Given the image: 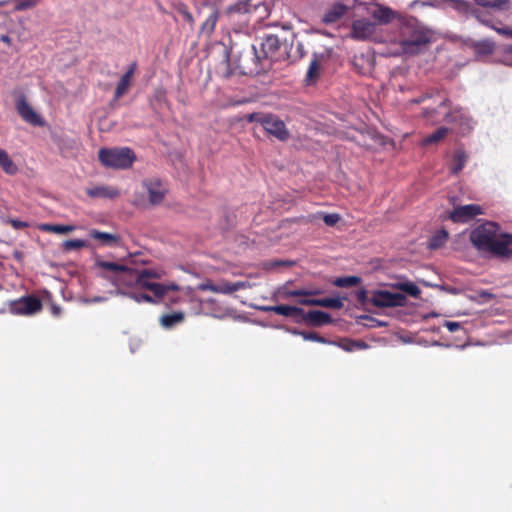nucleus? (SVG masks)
I'll return each instance as SVG.
<instances>
[{"label":"nucleus","instance_id":"nucleus-7","mask_svg":"<svg viewBox=\"0 0 512 512\" xmlns=\"http://www.w3.org/2000/svg\"><path fill=\"white\" fill-rule=\"evenodd\" d=\"M42 308L41 300L35 296H22L8 302V311L14 315H35Z\"/></svg>","mask_w":512,"mask_h":512},{"label":"nucleus","instance_id":"nucleus-50","mask_svg":"<svg viewBox=\"0 0 512 512\" xmlns=\"http://www.w3.org/2000/svg\"><path fill=\"white\" fill-rule=\"evenodd\" d=\"M263 118V115L262 114H259V113H252L248 116V121L249 122H258L259 124H261V119Z\"/></svg>","mask_w":512,"mask_h":512},{"label":"nucleus","instance_id":"nucleus-12","mask_svg":"<svg viewBox=\"0 0 512 512\" xmlns=\"http://www.w3.org/2000/svg\"><path fill=\"white\" fill-rule=\"evenodd\" d=\"M260 47H261V53H258L255 46L252 47V49L254 51V56L257 61H260L262 58H268V57L274 56L275 53L280 48V40L275 35H272V34L266 35L262 39V41L260 43Z\"/></svg>","mask_w":512,"mask_h":512},{"label":"nucleus","instance_id":"nucleus-20","mask_svg":"<svg viewBox=\"0 0 512 512\" xmlns=\"http://www.w3.org/2000/svg\"><path fill=\"white\" fill-rule=\"evenodd\" d=\"M370 15L376 25H386L396 17V13L391 8L383 5H376V8L370 12Z\"/></svg>","mask_w":512,"mask_h":512},{"label":"nucleus","instance_id":"nucleus-39","mask_svg":"<svg viewBox=\"0 0 512 512\" xmlns=\"http://www.w3.org/2000/svg\"><path fill=\"white\" fill-rule=\"evenodd\" d=\"M131 298L134 299L137 303L147 302V303H158L161 299H157L154 296L144 294V293H133L131 294Z\"/></svg>","mask_w":512,"mask_h":512},{"label":"nucleus","instance_id":"nucleus-48","mask_svg":"<svg viewBox=\"0 0 512 512\" xmlns=\"http://www.w3.org/2000/svg\"><path fill=\"white\" fill-rule=\"evenodd\" d=\"M298 303L302 305H308V306H317L319 305V299L316 298H310L309 296L306 298H302L298 300Z\"/></svg>","mask_w":512,"mask_h":512},{"label":"nucleus","instance_id":"nucleus-33","mask_svg":"<svg viewBox=\"0 0 512 512\" xmlns=\"http://www.w3.org/2000/svg\"><path fill=\"white\" fill-rule=\"evenodd\" d=\"M361 282L357 276H345L334 280V285L338 287H354Z\"/></svg>","mask_w":512,"mask_h":512},{"label":"nucleus","instance_id":"nucleus-44","mask_svg":"<svg viewBox=\"0 0 512 512\" xmlns=\"http://www.w3.org/2000/svg\"><path fill=\"white\" fill-rule=\"evenodd\" d=\"M355 299H357L358 303L361 305H364L368 301V293L365 289H358L357 292H355Z\"/></svg>","mask_w":512,"mask_h":512},{"label":"nucleus","instance_id":"nucleus-58","mask_svg":"<svg viewBox=\"0 0 512 512\" xmlns=\"http://www.w3.org/2000/svg\"><path fill=\"white\" fill-rule=\"evenodd\" d=\"M482 224L490 225V224H496V223H495V222H492V221H485V222H483Z\"/></svg>","mask_w":512,"mask_h":512},{"label":"nucleus","instance_id":"nucleus-18","mask_svg":"<svg viewBox=\"0 0 512 512\" xmlns=\"http://www.w3.org/2000/svg\"><path fill=\"white\" fill-rule=\"evenodd\" d=\"M300 319L314 326H324L326 324L332 323V317L328 313L321 310H310L306 313L303 312V315L300 316Z\"/></svg>","mask_w":512,"mask_h":512},{"label":"nucleus","instance_id":"nucleus-60","mask_svg":"<svg viewBox=\"0 0 512 512\" xmlns=\"http://www.w3.org/2000/svg\"><path fill=\"white\" fill-rule=\"evenodd\" d=\"M423 100H424L423 98H420V99L415 100V102H416V103H420V102H422Z\"/></svg>","mask_w":512,"mask_h":512},{"label":"nucleus","instance_id":"nucleus-55","mask_svg":"<svg viewBox=\"0 0 512 512\" xmlns=\"http://www.w3.org/2000/svg\"><path fill=\"white\" fill-rule=\"evenodd\" d=\"M11 224L16 225V224H26V223L22 222V221H18V220H12Z\"/></svg>","mask_w":512,"mask_h":512},{"label":"nucleus","instance_id":"nucleus-29","mask_svg":"<svg viewBox=\"0 0 512 512\" xmlns=\"http://www.w3.org/2000/svg\"><path fill=\"white\" fill-rule=\"evenodd\" d=\"M397 290L405 293L406 295L417 299L420 297V289L419 286L415 285L412 282H399L396 284Z\"/></svg>","mask_w":512,"mask_h":512},{"label":"nucleus","instance_id":"nucleus-24","mask_svg":"<svg viewBox=\"0 0 512 512\" xmlns=\"http://www.w3.org/2000/svg\"><path fill=\"white\" fill-rule=\"evenodd\" d=\"M218 18H219L218 10L213 7H209L207 18L201 25V32L210 36L215 29Z\"/></svg>","mask_w":512,"mask_h":512},{"label":"nucleus","instance_id":"nucleus-27","mask_svg":"<svg viewBox=\"0 0 512 512\" xmlns=\"http://www.w3.org/2000/svg\"><path fill=\"white\" fill-rule=\"evenodd\" d=\"M184 319V314L182 311H175L170 314H166L160 317V324H162L163 328H172L176 326V324H180Z\"/></svg>","mask_w":512,"mask_h":512},{"label":"nucleus","instance_id":"nucleus-45","mask_svg":"<svg viewBox=\"0 0 512 512\" xmlns=\"http://www.w3.org/2000/svg\"><path fill=\"white\" fill-rule=\"evenodd\" d=\"M220 73L225 78H229L232 76L233 71L229 68L228 59L226 58L225 61L220 66Z\"/></svg>","mask_w":512,"mask_h":512},{"label":"nucleus","instance_id":"nucleus-41","mask_svg":"<svg viewBox=\"0 0 512 512\" xmlns=\"http://www.w3.org/2000/svg\"><path fill=\"white\" fill-rule=\"evenodd\" d=\"M299 335L305 339V341H315L321 344H326V339L318 335L316 332H299Z\"/></svg>","mask_w":512,"mask_h":512},{"label":"nucleus","instance_id":"nucleus-47","mask_svg":"<svg viewBox=\"0 0 512 512\" xmlns=\"http://www.w3.org/2000/svg\"><path fill=\"white\" fill-rule=\"evenodd\" d=\"M444 327H446V329H448L449 332L455 333L461 329V324L459 322L446 321L444 323Z\"/></svg>","mask_w":512,"mask_h":512},{"label":"nucleus","instance_id":"nucleus-59","mask_svg":"<svg viewBox=\"0 0 512 512\" xmlns=\"http://www.w3.org/2000/svg\"><path fill=\"white\" fill-rule=\"evenodd\" d=\"M6 311L5 307H0V314H4Z\"/></svg>","mask_w":512,"mask_h":512},{"label":"nucleus","instance_id":"nucleus-16","mask_svg":"<svg viewBox=\"0 0 512 512\" xmlns=\"http://www.w3.org/2000/svg\"><path fill=\"white\" fill-rule=\"evenodd\" d=\"M264 312H274L276 315L289 317L292 319H299L303 315V309L300 307L290 306L286 304H280L276 306L263 307Z\"/></svg>","mask_w":512,"mask_h":512},{"label":"nucleus","instance_id":"nucleus-17","mask_svg":"<svg viewBox=\"0 0 512 512\" xmlns=\"http://www.w3.org/2000/svg\"><path fill=\"white\" fill-rule=\"evenodd\" d=\"M89 197L95 199H114L119 196V191L109 185H98L86 189Z\"/></svg>","mask_w":512,"mask_h":512},{"label":"nucleus","instance_id":"nucleus-13","mask_svg":"<svg viewBox=\"0 0 512 512\" xmlns=\"http://www.w3.org/2000/svg\"><path fill=\"white\" fill-rule=\"evenodd\" d=\"M142 185L143 188L147 191L149 202L152 205H157L163 201L166 188L160 180L147 179L143 181Z\"/></svg>","mask_w":512,"mask_h":512},{"label":"nucleus","instance_id":"nucleus-19","mask_svg":"<svg viewBox=\"0 0 512 512\" xmlns=\"http://www.w3.org/2000/svg\"><path fill=\"white\" fill-rule=\"evenodd\" d=\"M91 237L98 241L99 245L104 247L121 246V237L115 233H105L97 230H92Z\"/></svg>","mask_w":512,"mask_h":512},{"label":"nucleus","instance_id":"nucleus-8","mask_svg":"<svg viewBox=\"0 0 512 512\" xmlns=\"http://www.w3.org/2000/svg\"><path fill=\"white\" fill-rule=\"evenodd\" d=\"M407 299L403 294L386 290L374 291L370 302L377 308L402 307Z\"/></svg>","mask_w":512,"mask_h":512},{"label":"nucleus","instance_id":"nucleus-23","mask_svg":"<svg viewBox=\"0 0 512 512\" xmlns=\"http://www.w3.org/2000/svg\"><path fill=\"white\" fill-rule=\"evenodd\" d=\"M96 265L102 270L110 271L114 274H129L133 275L137 273V271L130 269L126 265H122L115 262H108V261H98L96 262Z\"/></svg>","mask_w":512,"mask_h":512},{"label":"nucleus","instance_id":"nucleus-4","mask_svg":"<svg viewBox=\"0 0 512 512\" xmlns=\"http://www.w3.org/2000/svg\"><path fill=\"white\" fill-rule=\"evenodd\" d=\"M131 276H134V282L138 288L152 292L156 299H163L168 292L179 290L177 284H160L153 281L164 276V272L160 269H144Z\"/></svg>","mask_w":512,"mask_h":512},{"label":"nucleus","instance_id":"nucleus-22","mask_svg":"<svg viewBox=\"0 0 512 512\" xmlns=\"http://www.w3.org/2000/svg\"><path fill=\"white\" fill-rule=\"evenodd\" d=\"M136 67V63H132L125 74L121 77L115 89V99L121 98L128 91Z\"/></svg>","mask_w":512,"mask_h":512},{"label":"nucleus","instance_id":"nucleus-56","mask_svg":"<svg viewBox=\"0 0 512 512\" xmlns=\"http://www.w3.org/2000/svg\"><path fill=\"white\" fill-rule=\"evenodd\" d=\"M302 48H303V45L299 43V44H298V50L300 51V55H301V56H303Z\"/></svg>","mask_w":512,"mask_h":512},{"label":"nucleus","instance_id":"nucleus-49","mask_svg":"<svg viewBox=\"0 0 512 512\" xmlns=\"http://www.w3.org/2000/svg\"><path fill=\"white\" fill-rule=\"evenodd\" d=\"M481 47H482V51L485 52V53H492L493 50H494L493 43H491L489 41L483 42L481 44Z\"/></svg>","mask_w":512,"mask_h":512},{"label":"nucleus","instance_id":"nucleus-14","mask_svg":"<svg viewBox=\"0 0 512 512\" xmlns=\"http://www.w3.org/2000/svg\"><path fill=\"white\" fill-rule=\"evenodd\" d=\"M16 108L19 115L25 122L34 126H41L43 124L40 115L34 111L24 97L17 100Z\"/></svg>","mask_w":512,"mask_h":512},{"label":"nucleus","instance_id":"nucleus-10","mask_svg":"<svg viewBox=\"0 0 512 512\" xmlns=\"http://www.w3.org/2000/svg\"><path fill=\"white\" fill-rule=\"evenodd\" d=\"M376 23L366 18L353 21L350 30V37L358 41L372 40L376 32Z\"/></svg>","mask_w":512,"mask_h":512},{"label":"nucleus","instance_id":"nucleus-35","mask_svg":"<svg viewBox=\"0 0 512 512\" xmlns=\"http://www.w3.org/2000/svg\"><path fill=\"white\" fill-rule=\"evenodd\" d=\"M319 307L341 309L343 306L341 298H321L319 299Z\"/></svg>","mask_w":512,"mask_h":512},{"label":"nucleus","instance_id":"nucleus-53","mask_svg":"<svg viewBox=\"0 0 512 512\" xmlns=\"http://www.w3.org/2000/svg\"><path fill=\"white\" fill-rule=\"evenodd\" d=\"M360 319L369 320V321H371L373 323H377V326H381V322L380 321L375 320V319H373V318H371L369 316H360Z\"/></svg>","mask_w":512,"mask_h":512},{"label":"nucleus","instance_id":"nucleus-43","mask_svg":"<svg viewBox=\"0 0 512 512\" xmlns=\"http://www.w3.org/2000/svg\"><path fill=\"white\" fill-rule=\"evenodd\" d=\"M342 348L348 352H351L355 349H365L367 348V344L362 341L351 340L348 342V345L342 346Z\"/></svg>","mask_w":512,"mask_h":512},{"label":"nucleus","instance_id":"nucleus-31","mask_svg":"<svg viewBox=\"0 0 512 512\" xmlns=\"http://www.w3.org/2000/svg\"><path fill=\"white\" fill-rule=\"evenodd\" d=\"M466 160H467V156L465 155V153L463 151H461V150L456 151L454 154V158H453L451 172L453 174L459 173L465 166Z\"/></svg>","mask_w":512,"mask_h":512},{"label":"nucleus","instance_id":"nucleus-32","mask_svg":"<svg viewBox=\"0 0 512 512\" xmlns=\"http://www.w3.org/2000/svg\"><path fill=\"white\" fill-rule=\"evenodd\" d=\"M449 132V129L446 128V127H440L438 128L435 132H433L432 134H430L429 136H427L424 140H423V144L425 145H429V144H433V143H437L439 142L440 140H442Z\"/></svg>","mask_w":512,"mask_h":512},{"label":"nucleus","instance_id":"nucleus-11","mask_svg":"<svg viewBox=\"0 0 512 512\" xmlns=\"http://www.w3.org/2000/svg\"><path fill=\"white\" fill-rule=\"evenodd\" d=\"M482 213L481 207L475 204L463 205L453 209L449 212L447 219L455 223L469 222L476 215ZM446 220V218L444 219Z\"/></svg>","mask_w":512,"mask_h":512},{"label":"nucleus","instance_id":"nucleus-25","mask_svg":"<svg viewBox=\"0 0 512 512\" xmlns=\"http://www.w3.org/2000/svg\"><path fill=\"white\" fill-rule=\"evenodd\" d=\"M346 12V6L340 3L333 5L322 17L325 24L338 21Z\"/></svg>","mask_w":512,"mask_h":512},{"label":"nucleus","instance_id":"nucleus-57","mask_svg":"<svg viewBox=\"0 0 512 512\" xmlns=\"http://www.w3.org/2000/svg\"><path fill=\"white\" fill-rule=\"evenodd\" d=\"M186 18H187V20H188V21H190V22H192V21H193V18H192V16H191V14H189V13L186 15Z\"/></svg>","mask_w":512,"mask_h":512},{"label":"nucleus","instance_id":"nucleus-2","mask_svg":"<svg viewBox=\"0 0 512 512\" xmlns=\"http://www.w3.org/2000/svg\"><path fill=\"white\" fill-rule=\"evenodd\" d=\"M398 29L399 36L392 43L394 49L387 53L389 56L416 54L430 42L429 33L414 18H401Z\"/></svg>","mask_w":512,"mask_h":512},{"label":"nucleus","instance_id":"nucleus-9","mask_svg":"<svg viewBox=\"0 0 512 512\" xmlns=\"http://www.w3.org/2000/svg\"><path fill=\"white\" fill-rule=\"evenodd\" d=\"M263 129L280 141H286L290 137V133L285 123L276 115L265 114L261 119Z\"/></svg>","mask_w":512,"mask_h":512},{"label":"nucleus","instance_id":"nucleus-5","mask_svg":"<svg viewBox=\"0 0 512 512\" xmlns=\"http://www.w3.org/2000/svg\"><path fill=\"white\" fill-rule=\"evenodd\" d=\"M98 157L105 167L113 169H128L136 160L135 153L129 147L102 148Z\"/></svg>","mask_w":512,"mask_h":512},{"label":"nucleus","instance_id":"nucleus-28","mask_svg":"<svg viewBox=\"0 0 512 512\" xmlns=\"http://www.w3.org/2000/svg\"><path fill=\"white\" fill-rule=\"evenodd\" d=\"M0 167L4 170L5 173L9 175H14L18 171L15 163L12 161L8 153L3 149H0Z\"/></svg>","mask_w":512,"mask_h":512},{"label":"nucleus","instance_id":"nucleus-26","mask_svg":"<svg viewBox=\"0 0 512 512\" xmlns=\"http://www.w3.org/2000/svg\"><path fill=\"white\" fill-rule=\"evenodd\" d=\"M447 238H449V233L445 229L440 228L429 238L428 246L426 247L429 250H437L445 245Z\"/></svg>","mask_w":512,"mask_h":512},{"label":"nucleus","instance_id":"nucleus-34","mask_svg":"<svg viewBox=\"0 0 512 512\" xmlns=\"http://www.w3.org/2000/svg\"><path fill=\"white\" fill-rule=\"evenodd\" d=\"M317 294H319V291H309L306 289H293L284 291V296H286L287 298L300 297V299H302Z\"/></svg>","mask_w":512,"mask_h":512},{"label":"nucleus","instance_id":"nucleus-30","mask_svg":"<svg viewBox=\"0 0 512 512\" xmlns=\"http://www.w3.org/2000/svg\"><path fill=\"white\" fill-rule=\"evenodd\" d=\"M88 246L89 242H87V240L81 239L65 240L62 243V248L66 252L80 250Z\"/></svg>","mask_w":512,"mask_h":512},{"label":"nucleus","instance_id":"nucleus-46","mask_svg":"<svg viewBox=\"0 0 512 512\" xmlns=\"http://www.w3.org/2000/svg\"><path fill=\"white\" fill-rule=\"evenodd\" d=\"M36 4L33 0H23L17 3L15 9L18 11L25 10L33 7Z\"/></svg>","mask_w":512,"mask_h":512},{"label":"nucleus","instance_id":"nucleus-52","mask_svg":"<svg viewBox=\"0 0 512 512\" xmlns=\"http://www.w3.org/2000/svg\"><path fill=\"white\" fill-rule=\"evenodd\" d=\"M480 297H482L486 300H491L494 298V295L486 290H482V291H480Z\"/></svg>","mask_w":512,"mask_h":512},{"label":"nucleus","instance_id":"nucleus-38","mask_svg":"<svg viewBox=\"0 0 512 512\" xmlns=\"http://www.w3.org/2000/svg\"><path fill=\"white\" fill-rule=\"evenodd\" d=\"M319 67V58L316 54H314L307 71L308 80H313L318 75Z\"/></svg>","mask_w":512,"mask_h":512},{"label":"nucleus","instance_id":"nucleus-1","mask_svg":"<svg viewBox=\"0 0 512 512\" xmlns=\"http://www.w3.org/2000/svg\"><path fill=\"white\" fill-rule=\"evenodd\" d=\"M498 226H475L470 233L472 247L483 256L512 260V234L497 230Z\"/></svg>","mask_w":512,"mask_h":512},{"label":"nucleus","instance_id":"nucleus-15","mask_svg":"<svg viewBox=\"0 0 512 512\" xmlns=\"http://www.w3.org/2000/svg\"><path fill=\"white\" fill-rule=\"evenodd\" d=\"M301 220L306 223H314V224L323 222L324 224H327V225L337 224L338 222H345V220L342 218V216L338 213H325L322 211H317V212L311 213L306 217H302Z\"/></svg>","mask_w":512,"mask_h":512},{"label":"nucleus","instance_id":"nucleus-6","mask_svg":"<svg viewBox=\"0 0 512 512\" xmlns=\"http://www.w3.org/2000/svg\"><path fill=\"white\" fill-rule=\"evenodd\" d=\"M257 11L260 12L261 18L269 15L268 8L264 4L252 6L249 0H237L236 3L225 8L223 16L233 23H245L248 20L247 15Z\"/></svg>","mask_w":512,"mask_h":512},{"label":"nucleus","instance_id":"nucleus-21","mask_svg":"<svg viewBox=\"0 0 512 512\" xmlns=\"http://www.w3.org/2000/svg\"><path fill=\"white\" fill-rule=\"evenodd\" d=\"M251 285L246 281L228 282L221 280L216 282V287L222 291H218L221 295H232L234 292H239L249 288Z\"/></svg>","mask_w":512,"mask_h":512},{"label":"nucleus","instance_id":"nucleus-42","mask_svg":"<svg viewBox=\"0 0 512 512\" xmlns=\"http://www.w3.org/2000/svg\"><path fill=\"white\" fill-rule=\"evenodd\" d=\"M200 291H210L217 294L218 291H222L216 287V283L211 280H206L198 285Z\"/></svg>","mask_w":512,"mask_h":512},{"label":"nucleus","instance_id":"nucleus-51","mask_svg":"<svg viewBox=\"0 0 512 512\" xmlns=\"http://www.w3.org/2000/svg\"><path fill=\"white\" fill-rule=\"evenodd\" d=\"M497 32L512 38V29L499 28V29H497Z\"/></svg>","mask_w":512,"mask_h":512},{"label":"nucleus","instance_id":"nucleus-37","mask_svg":"<svg viewBox=\"0 0 512 512\" xmlns=\"http://www.w3.org/2000/svg\"><path fill=\"white\" fill-rule=\"evenodd\" d=\"M476 4L483 7L499 8L503 9L506 7L507 0H474Z\"/></svg>","mask_w":512,"mask_h":512},{"label":"nucleus","instance_id":"nucleus-36","mask_svg":"<svg viewBox=\"0 0 512 512\" xmlns=\"http://www.w3.org/2000/svg\"><path fill=\"white\" fill-rule=\"evenodd\" d=\"M75 227L76 226H39L40 229L46 232L59 235H66L73 231Z\"/></svg>","mask_w":512,"mask_h":512},{"label":"nucleus","instance_id":"nucleus-40","mask_svg":"<svg viewBox=\"0 0 512 512\" xmlns=\"http://www.w3.org/2000/svg\"><path fill=\"white\" fill-rule=\"evenodd\" d=\"M152 104L162 106L163 104H166V92L162 88H158L154 91L153 97H152Z\"/></svg>","mask_w":512,"mask_h":512},{"label":"nucleus","instance_id":"nucleus-3","mask_svg":"<svg viewBox=\"0 0 512 512\" xmlns=\"http://www.w3.org/2000/svg\"><path fill=\"white\" fill-rule=\"evenodd\" d=\"M449 101L442 99L437 109L426 108L423 116L431 120L433 124L438 123L439 120L434 118V114H443L444 121L454 124L460 133L465 134L473 129L474 122L470 116L463 109H454L452 111H445L448 107Z\"/></svg>","mask_w":512,"mask_h":512},{"label":"nucleus","instance_id":"nucleus-54","mask_svg":"<svg viewBox=\"0 0 512 512\" xmlns=\"http://www.w3.org/2000/svg\"><path fill=\"white\" fill-rule=\"evenodd\" d=\"M0 40H1V41H3V42H5V43H9V42H10V38H9V36H7V35H2V36L0 37Z\"/></svg>","mask_w":512,"mask_h":512}]
</instances>
